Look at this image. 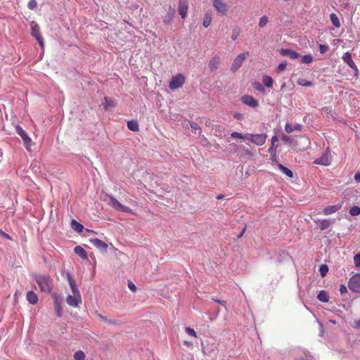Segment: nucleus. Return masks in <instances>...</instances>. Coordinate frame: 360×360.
<instances>
[{"label": "nucleus", "mask_w": 360, "mask_h": 360, "mask_svg": "<svg viewBox=\"0 0 360 360\" xmlns=\"http://www.w3.org/2000/svg\"><path fill=\"white\" fill-rule=\"evenodd\" d=\"M286 66H287V62L286 61L282 62L281 63H280L278 65V67L276 68V72L278 73L281 72L282 71H283L285 69Z\"/></svg>", "instance_id": "ea45409f"}, {"label": "nucleus", "mask_w": 360, "mask_h": 360, "mask_svg": "<svg viewBox=\"0 0 360 360\" xmlns=\"http://www.w3.org/2000/svg\"><path fill=\"white\" fill-rule=\"evenodd\" d=\"M32 35L37 40L41 47H44V41L39 33V27L37 25H32Z\"/></svg>", "instance_id": "ddd939ff"}, {"label": "nucleus", "mask_w": 360, "mask_h": 360, "mask_svg": "<svg viewBox=\"0 0 360 360\" xmlns=\"http://www.w3.org/2000/svg\"><path fill=\"white\" fill-rule=\"evenodd\" d=\"M342 202H340L338 204L333 205L326 206L323 210V214L324 215L332 214L336 212L337 211H338L342 207Z\"/></svg>", "instance_id": "9b49d317"}, {"label": "nucleus", "mask_w": 360, "mask_h": 360, "mask_svg": "<svg viewBox=\"0 0 360 360\" xmlns=\"http://www.w3.org/2000/svg\"><path fill=\"white\" fill-rule=\"evenodd\" d=\"M348 288L352 292H360V274H356L349 278Z\"/></svg>", "instance_id": "423d86ee"}, {"label": "nucleus", "mask_w": 360, "mask_h": 360, "mask_svg": "<svg viewBox=\"0 0 360 360\" xmlns=\"http://www.w3.org/2000/svg\"><path fill=\"white\" fill-rule=\"evenodd\" d=\"M85 359V354L84 352L79 350L75 353L74 354V359L75 360H84Z\"/></svg>", "instance_id": "f704fd0d"}, {"label": "nucleus", "mask_w": 360, "mask_h": 360, "mask_svg": "<svg viewBox=\"0 0 360 360\" xmlns=\"http://www.w3.org/2000/svg\"><path fill=\"white\" fill-rule=\"evenodd\" d=\"M262 82L264 85L268 88H271L273 86V79L267 75H264L262 78Z\"/></svg>", "instance_id": "c85d7f7f"}, {"label": "nucleus", "mask_w": 360, "mask_h": 360, "mask_svg": "<svg viewBox=\"0 0 360 360\" xmlns=\"http://www.w3.org/2000/svg\"><path fill=\"white\" fill-rule=\"evenodd\" d=\"M174 10H173V9H170V11H169L170 16L169 17V18H168V19H165V20H164L165 23H169V22H170V21H171V20H172V15H174Z\"/></svg>", "instance_id": "5fc2aeb1"}, {"label": "nucleus", "mask_w": 360, "mask_h": 360, "mask_svg": "<svg viewBox=\"0 0 360 360\" xmlns=\"http://www.w3.org/2000/svg\"><path fill=\"white\" fill-rule=\"evenodd\" d=\"M319 272L321 277H324L328 272V267L326 264H321L319 267Z\"/></svg>", "instance_id": "c9c22d12"}, {"label": "nucleus", "mask_w": 360, "mask_h": 360, "mask_svg": "<svg viewBox=\"0 0 360 360\" xmlns=\"http://www.w3.org/2000/svg\"><path fill=\"white\" fill-rule=\"evenodd\" d=\"M266 137V135L264 134H254L252 142L257 146H262L265 143Z\"/></svg>", "instance_id": "dca6fc26"}, {"label": "nucleus", "mask_w": 360, "mask_h": 360, "mask_svg": "<svg viewBox=\"0 0 360 360\" xmlns=\"http://www.w3.org/2000/svg\"><path fill=\"white\" fill-rule=\"evenodd\" d=\"M67 280L72 290V295H68L66 298V302L69 306L77 307L82 302L80 292L73 277L70 273L67 274Z\"/></svg>", "instance_id": "f257e3e1"}, {"label": "nucleus", "mask_w": 360, "mask_h": 360, "mask_svg": "<svg viewBox=\"0 0 360 360\" xmlns=\"http://www.w3.org/2000/svg\"><path fill=\"white\" fill-rule=\"evenodd\" d=\"M32 277L42 292L51 293L52 292L53 280L49 274L34 273L32 274Z\"/></svg>", "instance_id": "f03ea898"}, {"label": "nucleus", "mask_w": 360, "mask_h": 360, "mask_svg": "<svg viewBox=\"0 0 360 360\" xmlns=\"http://www.w3.org/2000/svg\"><path fill=\"white\" fill-rule=\"evenodd\" d=\"M279 169L283 173L285 174L287 176L290 177V178H292L293 176V172L292 170H290V169L285 167V166H283V165L281 164H279L278 165Z\"/></svg>", "instance_id": "cd10ccee"}, {"label": "nucleus", "mask_w": 360, "mask_h": 360, "mask_svg": "<svg viewBox=\"0 0 360 360\" xmlns=\"http://www.w3.org/2000/svg\"><path fill=\"white\" fill-rule=\"evenodd\" d=\"M253 87L256 90H257L259 91H261V92H264V87L262 86V85L259 82H255L253 84Z\"/></svg>", "instance_id": "c03bdc74"}, {"label": "nucleus", "mask_w": 360, "mask_h": 360, "mask_svg": "<svg viewBox=\"0 0 360 360\" xmlns=\"http://www.w3.org/2000/svg\"><path fill=\"white\" fill-rule=\"evenodd\" d=\"M224 196L223 195H219L217 196V198L219 200V199L224 198Z\"/></svg>", "instance_id": "69168bd1"}, {"label": "nucleus", "mask_w": 360, "mask_h": 360, "mask_svg": "<svg viewBox=\"0 0 360 360\" xmlns=\"http://www.w3.org/2000/svg\"><path fill=\"white\" fill-rule=\"evenodd\" d=\"M340 292L341 294L346 293L347 292V288L345 285H341L340 287Z\"/></svg>", "instance_id": "6e6d98bb"}, {"label": "nucleus", "mask_w": 360, "mask_h": 360, "mask_svg": "<svg viewBox=\"0 0 360 360\" xmlns=\"http://www.w3.org/2000/svg\"><path fill=\"white\" fill-rule=\"evenodd\" d=\"M190 127L195 134L197 133V131H198L199 134L201 132V129L197 123L192 122L190 123Z\"/></svg>", "instance_id": "58836bf2"}, {"label": "nucleus", "mask_w": 360, "mask_h": 360, "mask_svg": "<svg viewBox=\"0 0 360 360\" xmlns=\"http://www.w3.org/2000/svg\"><path fill=\"white\" fill-rule=\"evenodd\" d=\"M239 35V31L237 29H235L233 30L232 34H231V39L235 41Z\"/></svg>", "instance_id": "09e8293b"}, {"label": "nucleus", "mask_w": 360, "mask_h": 360, "mask_svg": "<svg viewBox=\"0 0 360 360\" xmlns=\"http://www.w3.org/2000/svg\"><path fill=\"white\" fill-rule=\"evenodd\" d=\"M278 141V138L276 136H273L272 138H271V145H274L275 144V143Z\"/></svg>", "instance_id": "052dcab7"}, {"label": "nucleus", "mask_w": 360, "mask_h": 360, "mask_svg": "<svg viewBox=\"0 0 360 360\" xmlns=\"http://www.w3.org/2000/svg\"><path fill=\"white\" fill-rule=\"evenodd\" d=\"M297 83L302 86H313V83L311 82L307 81L304 78H299Z\"/></svg>", "instance_id": "2f4dec72"}, {"label": "nucleus", "mask_w": 360, "mask_h": 360, "mask_svg": "<svg viewBox=\"0 0 360 360\" xmlns=\"http://www.w3.org/2000/svg\"><path fill=\"white\" fill-rule=\"evenodd\" d=\"M127 127L132 131H138L139 130V126L136 121L131 120L127 122Z\"/></svg>", "instance_id": "bb28decb"}, {"label": "nucleus", "mask_w": 360, "mask_h": 360, "mask_svg": "<svg viewBox=\"0 0 360 360\" xmlns=\"http://www.w3.org/2000/svg\"><path fill=\"white\" fill-rule=\"evenodd\" d=\"M15 131L22 139L26 150L30 152L31 150V138L28 136L27 132L19 125L15 127Z\"/></svg>", "instance_id": "20e7f679"}, {"label": "nucleus", "mask_w": 360, "mask_h": 360, "mask_svg": "<svg viewBox=\"0 0 360 360\" xmlns=\"http://www.w3.org/2000/svg\"><path fill=\"white\" fill-rule=\"evenodd\" d=\"M212 19V13L210 11H207L205 14L204 18H203V21H202L203 27L205 28L208 27L211 24Z\"/></svg>", "instance_id": "4be33fe9"}, {"label": "nucleus", "mask_w": 360, "mask_h": 360, "mask_svg": "<svg viewBox=\"0 0 360 360\" xmlns=\"http://www.w3.org/2000/svg\"><path fill=\"white\" fill-rule=\"evenodd\" d=\"M27 6L30 9L33 10L37 6V3L36 0H30L28 2Z\"/></svg>", "instance_id": "a18cd8bd"}, {"label": "nucleus", "mask_w": 360, "mask_h": 360, "mask_svg": "<svg viewBox=\"0 0 360 360\" xmlns=\"http://www.w3.org/2000/svg\"><path fill=\"white\" fill-rule=\"evenodd\" d=\"M216 302H219L221 304H224V301H222V300H216Z\"/></svg>", "instance_id": "774afa93"}, {"label": "nucleus", "mask_w": 360, "mask_h": 360, "mask_svg": "<svg viewBox=\"0 0 360 360\" xmlns=\"http://www.w3.org/2000/svg\"><path fill=\"white\" fill-rule=\"evenodd\" d=\"M185 331L188 335L193 336L194 338H197V333L193 328L186 327L185 328Z\"/></svg>", "instance_id": "a19ab883"}, {"label": "nucleus", "mask_w": 360, "mask_h": 360, "mask_svg": "<svg viewBox=\"0 0 360 360\" xmlns=\"http://www.w3.org/2000/svg\"><path fill=\"white\" fill-rule=\"evenodd\" d=\"M269 21V19L266 16V15H263L262 17L260 18L259 19V26L260 27H264V26H266V25L267 24Z\"/></svg>", "instance_id": "4c0bfd02"}, {"label": "nucleus", "mask_w": 360, "mask_h": 360, "mask_svg": "<svg viewBox=\"0 0 360 360\" xmlns=\"http://www.w3.org/2000/svg\"><path fill=\"white\" fill-rule=\"evenodd\" d=\"M106 323L110 324V325H116V324H117V321L109 319H108V321Z\"/></svg>", "instance_id": "bf43d9fd"}, {"label": "nucleus", "mask_w": 360, "mask_h": 360, "mask_svg": "<svg viewBox=\"0 0 360 360\" xmlns=\"http://www.w3.org/2000/svg\"><path fill=\"white\" fill-rule=\"evenodd\" d=\"M330 226V222L328 219H322V220L319 221V228L322 231L328 229Z\"/></svg>", "instance_id": "7c9ffc66"}, {"label": "nucleus", "mask_w": 360, "mask_h": 360, "mask_svg": "<svg viewBox=\"0 0 360 360\" xmlns=\"http://www.w3.org/2000/svg\"><path fill=\"white\" fill-rule=\"evenodd\" d=\"M74 252L76 255H77L82 259H85L87 258L86 251L82 247H81L79 245H77L74 248Z\"/></svg>", "instance_id": "412c9836"}, {"label": "nucleus", "mask_w": 360, "mask_h": 360, "mask_svg": "<svg viewBox=\"0 0 360 360\" xmlns=\"http://www.w3.org/2000/svg\"><path fill=\"white\" fill-rule=\"evenodd\" d=\"M213 6L220 15H225L229 10V5L223 0H213Z\"/></svg>", "instance_id": "6e6552de"}, {"label": "nucleus", "mask_w": 360, "mask_h": 360, "mask_svg": "<svg viewBox=\"0 0 360 360\" xmlns=\"http://www.w3.org/2000/svg\"><path fill=\"white\" fill-rule=\"evenodd\" d=\"M354 262L356 267H360V254H357L354 256Z\"/></svg>", "instance_id": "49530a36"}, {"label": "nucleus", "mask_w": 360, "mask_h": 360, "mask_svg": "<svg viewBox=\"0 0 360 360\" xmlns=\"http://www.w3.org/2000/svg\"><path fill=\"white\" fill-rule=\"evenodd\" d=\"M281 54L289 57L290 59H296L300 56V54L296 51L289 49H282Z\"/></svg>", "instance_id": "f3484780"}, {"label": "nucleus", "mask_w": 360, "mask_h": 360, "mask_svg": "<svg viewBox=\"0 0 360 360\" xmlns=\"http://www.w3.org/2000/svg\"><path fill=\"white\" fill-rule=\"evenodd\" d=\"M71 227L78 233L82 232L84 229L83 225L77 221L75 219H72L71 221Z\"/></svg>", "instance_id": "b1692460"}, {"label": "nucleus", "mask_w": 360, "mask_h": 360, "mask_svg": "<svg viewBox=\"0 0 360 360\" xmlns=\"http://www.w3.org/2000/svg\"><path fill=\"white\" fill-rule=\"evenodd\" d=\"M249 56V52L245 51L240 54H239L233 60L231 65V70L233 72H236L243 65V62L246 59V58Z\"/></svg>", "instance_id": "0eeeda50"}, {"label": "nucleus", "mask_w": 360, "mask_h": 360, "mask_svg": "<svg viewBox=\"0 0 360 360\" xmlns=\"http://www.w3.org/2000/svg\"><path fill=\"white\" fill-rule=\"evenodd\" d=\"M26 299L30 304H35L38 302V296L33 290H29L26 294Z\"/></svg>", "instance_id": "a211bd4d"}, {"label": "nucleus", "mask_w": 360, "mask_h": 360, "mask_svg": "<svg viewBox=\"0 0 360 360\" xmlns=\"http://www.w3.org/2000/svg\"><path fill=\"white\" fill-rule=\"evenodd\" d=\"M342 58L343 61L347 63L352 69H353L356 72H358V68L352 59L351 54L349 52L345 53Z\"/></svg>", "instance_id": "f8f14e48"}, {"label": "nucleus", "mask_w": 360, "mask_h": 360, "mask_svg": "<svg viewBox=\"0 0 360 360\" xmlns=\"http://www.w3.org/2000/svg\"><path fill=\"white\" fill-rule=\"evenodd\" d=\"M253 135L252 134H243V139L244 140H249L251 142L252 141V138H253Z\"/></svg>", "instance_id": "de8ad7c7"}, {"label": "nucleus", "mask_w": 360, "mask_h": 360, "mask_svg": "<svg viewBox=\"0 0 360 360\" xmlns=\"http://www.w3.org/2000/svg\"><path fill=\"white\" fill-rule=\"evenodd\" d=\"M102 105L105 109H108V108L115 107V103L112 99L108 97H105L104 102L102 103Z\"/></svg>", "instance_id": "a878e982"}, {"label": "nucleus", "mask_w": 360, "mask_h": 360, "mask_svg": "<svg viewBox=\"0 0 360 360\" xmlns=\"http://www.w3.org/2000/svg\"><path fill=\"white\" fill-rule=\"evenodd\" d=\"M354 179L356 182H360V172H356L354 174Z\"/></svg>", "instance_id": "13d9d810"}, {"label": "nucleus", "mask_w": 360, "mask_h": 360, "mask_svg": "<svg viewBox=\"0 0 360 360\" xmlns=\"http://www.w3.org/2000/svg\"><path fill=\"white\" fill-rule=\"evenodd\" d=\"M317 298L322 302H328L329 300L328 295L326 290H321L317 295Z\"/></svg>", "instance_id": "393cba45"}, {"label": "nucleus", "mask_w": 360, "mask_h": 360, "mask_svg": "<svg viewBox=\"0 0 360 360\" xmlns=\"http://www.w3.org/2000/svg\"><path fill=\"white\" fill-rule=\"evenodd\" d=\"M0 236L6 238V239L11 240V237L6 233L4 232L2 230H0Z\"/></svg>", "instance_id": "4d7b16f0"}, {"label": "nucleus", "mask_w": 360, "mask_h": 360, "mask_svg": "<svg viewBox=\"0 0 360 360\" xmlns=\"http://www.w3.org/2000/svg\"><path fill=\"white\" fill-rule=\"evenodd\" d=\"M328 46L326 44H319V51L321 54H324L328 51Z\"/></svg>", "instance_id": "37998d69"}, {"label": "nucleus", "mask_w": 360, "mask_h": 360, "mask_svg": "<svg viewBox=\"0 0 360 360\" xmlns=\"http://www.w3.org/2000/svg\"><path fill=\"white\" fill-rule=\"evenodd\" d=\"M89 241L98 250L106 251L108 249V244L98 238H91Z\"/></svg>", "instance_id": "2eb2a0df"}, {"label": "nucleus", "mask_w": 360, "mask_h": 360, "mask_svg": "<svg viewBox=\"0 0 360 360\" xmlns=\"http://www.w3.org/2000/svg\"><path fill=\"white\" fill-rule=\"evenodd\" d=\"M240 101L244 104L251 107V108H257L259 105L258 101L252 96L245 95L241 97Z\"/></svg>", "instance_id": "1a4fd4ad"}, {"label": "nucleus", "mask_w": 360, "mask_h": 360, "mask_svg": "<svg viewBox=\"0 0 360 360\" xmlns=\"http://www.w3.org/2000/svg\"><path fill=\"white\" fill-rule=\"evenodd\" d=\"M96 314L100 319V320L103 321V322L106 323L108 321V318L107 316H103L97 311H96Z\"/></svg>", "instance_id": "603ef678"}, {"label": "nucleus", "mask_w": 360, "mask_h": 360, "mask_svg": "<svg viewBox=\"0 0 360 360\" xmlns=\"http://www.w3.org/2000/svg\"><path fill=\"white\" fill-rule=\"evenodd\" d=\"M185 82V77L182 74H178L172 77L169 84L170 89L174 90L180 88Z\"/></svg>", "instance_id": "39448f33"}, {"label": "nucleus", "mask_w": 360, "mask_h": 360, "mask_svg": "<svg viewBox=\"0 0 360 360\" xmlns=\"http://www.w3.org/2000/svg\"><path fill=\"white\" fill-rule=\"evenodd\" d=\"M233 117L236 119L240 120L242 117V115L240 113H235L233 115Z\"/></svg>", "instance_id": "680f3d73"}, {"label": "nucleus", "mask_w": 360, "mask_h": 360, "mask_svg": "<svg viewBox=\"0 0 360 360\" xmlns=\"http://www.w3.org/2000/svg\"><path fill=\"white\" fill-rule=\"evenodd\" d=\"M302 128V125L300 124H296L294 126H292V124L288 122L285 125V131L288 134L292 132L295 130L301 131Z\"/></svg>", "instance_id": "aec40b11"}, {"label": "nucleus", "mask_w": 360, "mask_h": 360, "mask_svg": "<svg viewBox=\"0 0 360 360\" xmlns=\"http://www.w3.org/2000/svg\"><path fill=\"white\" fill-rule=\"evenodd\" d=\"M219 61L220 59L218 56H214L210 60L208 66L211 72H214L218 68Z\"/></svg>", "instance_id": "6ab92c4d"}, {"label": "nucleus", "mask_w": 360, "mask_h": 360, "mask_svg": "<svg viewBox=\"0 0 360 360\" xmlns=\"http://www.w3.org/2000/svg\"><path fill=\"white\" fill-rule=\"evenodd\" d=\"M276 148L277 146L271 145V146L269 148V153L271 155H275L276 153Z\"/></svg>", "instance_id": "864d4df0"}, {"label": "nucleus", "mask_w": 360, "mask_h": 360, "mask_svg": "<svg viewBox=\"0 0 360 360\" xmlns=\"http://www.w3.org/2000/svg\"><path fill=\"white\" fill-rule=\"evenodd\" d=\"M330 20H331L333 25L335 27H340V22L339 18L335 13H331L330 15Z\"/></svg>", "instance_id": "c756f323"}, {"label": "nucleus", "mask_w": 360, "mask_h": 360, "mask_svg": "<svg viewBox=\"0 0 360 360\" xmlns=\"http://www.w3.org/2000/svg\"><path fill=\"white\" fill-rule=\"evenodd\" d=\"M128 288L132 292H135L136 290V287L135 284L133 282L130 281H128Z\"/></svg>", "instance_id": "3c124183"}, {"label": "nucleus", "mask_w": 360, "mask_h": 360, "mask_svg": "<svg viewBox=\"0 0 360 360\" xmlns=\"http://www.w3.org/2000/svg\"><path fill=\"white\" fill-rule=\"evenodd\" d=\"M329 148H328L326 150L325 153L319 158H317L314 160V163L316 165H321L324 166H328L330 164V159L329 158Z\"/></svg>", "instance_id": "9d476101"}, {"label": "nucleus", "mask_w": 360, "mask_h": 360, "mask_svg": "<svg viewBox=\"0 0 360 360\" xmlns=\"http://www.w3.org/2000/svg\"><path fill=\"white\" fill-rule=\"evenodd\" d=\"M54 309L56 313V315L58 317H60L62 316V305H61V301L56 298L54 302Z\"/></svg>", "instance_id": "5701e85b"}, {"label": "nucleus", "mask_w": 360, "mask_h": 360, "mask_svg": "<svg viewBox=\"0 0 360 360\" xmlns=\"http://www.w3.org/2000/svg\"><path fill=\"white\" fill-rule=\"evenodd\" d=\"M302 63L304 64H309L313 61V57L311 54H307L302 57Z\"/></svg>", "instance_id": "473e14b6"}, {"label": "nucleus", "mask_w": 360, "mask_h": 360, "mask_svg": "<svg viewBox=\"0 0 360 360\" xmlns=\"http://www.w3.org/2000/svg\"><path fill=\"white\" fill-rule=\"evenodd\" d=\"M281 139L284 142H285L287 143H290V144L292 143L293 141V139L290 136L285 135V134H282Z\"/></svg>", "instance_id": "79ce46f5"}, {"label": "nucleus", "mask_w": 360, "mask_h": 360, "mask_svg": "<svg viewBox=\"0 0 360 360\" xmlns=\"http://www.w3.org/2000/svg\"><path fill=\"white\" fill-rule=\"evenodd\" d=\"M297 360H312V357L304 352H302Z\"/></svg>", "instance_id": "e433bc0d"}, {"label": "nucleus", "mask_w": 360, "mask_h": 360, "mask_svg": "<svg viewBox=\"0 0 360 360\" xmlns=\"http://www.w3.org/2000/svg\"><path fill=\"white\" fill-rule=\"evenodd\" d=\"M184 345L187 346L188 347H190L193 345V343L189 341H184Z\"/></svg>", "instance_id": "e2e57ef3"}, {"label": "nucleus", "mask_w": 360, "mask_h": 360, "mask_svg": "<svg viewBox=\"0 0 360 360\" xmlns=\"http://www.w3.org/2000/svg\"><path fill=\"white\" fill-rule=\"evenodd\" d=\"M216 302H219L221 304H224V301H222V300H216Z\"/></svg>", "instance_id": "338daca9"}, {"label": "nucleus", "mask_w": 360, "mask_h": 360, "mask_svg": "<svg viewBox=\"0 0 360 360\" xmlns=\"http://www.w3.org/2000/svg\"><path fill=\"white\" fill-rule=\"evenodd\" d=\"M231 138L233 139H236V138H238V139H243V134H240V133H238V132H232L231 134Z\"/></svg>", "instance_id": "8fccbe9b"}, {"label": "nucleus", "mask_w": 360, "mask_h": 360, "mask_svg": "<svg viewBox=\"0 0 360 360\" xmlns=\"http://www.w3.org/2000/svg\"><path fill=\"white\" fill-rule=\"evenodd\" d=\"M188 11V1L187 0H179V13L181 18H185Z\"/></svg>", "instance_id": "4468645a"}, {"label": "nucleus", "mask_w": 360, "mask_h": 360, "mask_svg": "<svg viewBox=\"0 0 360 360\" xmlns=\"http://www.w3.org/2000/svg\"><path fill=\"white\" fill-rule=\"evenodd\" d=\"M349 212L352 216H358L360 214V207L358 206H353L349 209Z\"/></svg>", "instance_id": "72a5a7b5"}, {"label": "nucleus", "mask_w": 360, "mask_h": 360, "mask_svg": "<svg viewBox=\"0 0 360 360\" xmlns=\"http://www.w3.org/2000/svg\"><path fill=\"white\" fill-rule=\"evenodd\" d=\"M355 323V328L357 329H360V321H356L354 322Z\"/></svg>", "instance_id": "0e129e2a"}, {"label": "nucleus", "mask_w": 360, "mask_h": 360, "mask_svg": "<svg viewBox=\"0 0 360 360\" xmlns=\"http://www.w3.org/2000/svg\"><path fill=\"white\" fill-rule=\"evenodd\" d=\"M108 199H105V201H108V203L115 210L124 212V213H130L132 214L133 211L131 208L127 206H125L121 204L115 197L111 195H106Z\"/></svg>", "instance_id": "7ed1b4c3"}]
</instances>
